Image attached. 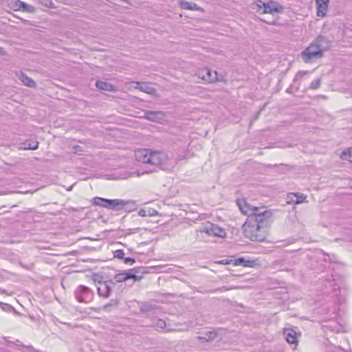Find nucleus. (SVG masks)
Masks as SVG:
<instances>
[{"label": "nucleus", "mask_w": 352, "mask_h": 352, "mask_svg": "<svg viewBox=\"0 0 352 352\" xmlns=\"http://www.w3.org/2000/svg\"><path fill=\"white\" fill-rule=\"evenodd\" d=\"M272 219V212L250 215L242 226L244 236L252 241H264Z\"/></svg>", "instance_id": "obj_1"}, {"label": "nucleus", "mask_w": 352, "mask_h": 352, "mask_svg": "<svg viewBox=\"0 0 352 352\" xmlns=\"http://www.w3.org/2000/svg\"><path fill=\"white\" fill-rule=\"evenodd\" d=\"M329 47L327 39L323 36H318L301 52V58L305 63H312L322 57L323 52Z\"/></svg>", "instance_id": "obj_2"}, {"label": "nucleus", "mask_w": 352, "mask_h": 352, "mask_svg": "<svg viewBox=\"0 0 352 352\" xmlns=\"http://www.w3.org/2000/svg\"><path fill=\"white\" fill-rule=\"evenodd\" d=\"M250 9L258 14H270L273 16L283 12V7L277 1L255 0L250 5Z\"/></svg>", "instance_id": "obj_3"}, {"label": "nucleus", "mask_w": 352, "mask_h": 352, "mask_svg": "<svg viewBox=\"0 0 352 352\" xmlns=\"http://www.w3.org/2000/svg\"><path fill=\"white\" fill-rule=\"evenodd\" d=\"M150 160L148 164L159 167L164 170H169L173 168V164L168 156L163 152L153 151L151 150Z\"/></svg>", "instance_id": "obj_4"}, {"label": "nucleus", "mask_w": 352, "mask_h": 352, "mask_svg": "<svg viewBox=\"0 0 352 352\" xmlns=\"http://www.w3.org/2000/svg\"><path fill=\"white\" fill-rule=\"evenodd\" d=\"M142 270H144L143 267H134L129 270L123 271L119 274H116L114 276V280L117 283H122L126 281L129 279H133L135 281L140 280L142 279V276L138 275V274L140 272L143 273L144 272Z\"/></svg>", "instance_id": "obj_5"}, {"label": "nucleus", "mask_w": 352, "mask_h": 352, "mask_svg": "<svg viewBox=\"0 0 352 352\" xmlns=\"http://www.w3.org/2000/svg\"><path fill=\"white\" fill-rule=\"evenodd\" d=\"M237 206L241 212L249 218L250 215H256L260 213H265L267 212H271L267 210L265 208H259L256 206H252L245 199L237 200Z\"/></svg>", "instance_id": "obj_6"}, {"label": "nucleus", "mask_w": 352, "mask_h": 352, "mask_svg": "<svg viewBox=\"0 0 352 352\" xmlns=\"http://www.w3.org/2000/svg\"><path fill=\"white\" fill-rule=\"evenodd\" d=\"M74 296L78 302L87 304L94 300V293L88 287L80 285L75 289Z\"/></svg>", "instance_id": "obj_7"}, {"label": "nucleus", "mask_w": 352, "mask_h": 352, "mask_svg": "<svg viewBox=\"0 0 352 352\" xmlns=\"http://www.w3.org/2000/svg\"><path fill=\"white\" fill-rule=\"evenodd\" d=\"M199 231L200 232H204L209 236L224 237L226 235L225 230L217 226V224L212 223L210 222H206L202 225Z\"/></svg>", "instance_id": "obj_8"}, {"label": "nucleus", "mask_w": 352, "mask_h": 352, "mask_svg": "<svg viewBox=\"0 0 352 352\" xmlns=\"http://www.w3.org/2000/svg\"><path fill=\"white\" fill-rule=\"evenodd\" d=\"M197 76L199 78L208 82H223V77H221V78H217V72L216 71L212 72L208 68H204L198 71Z\"/></svg>", "instance_id": "obj_9"}, {"label": "nucleus", "mask_w": 352, "mask_h": 352, "mask_svg": "<svg viewBox=\"0 0 352 352\" xmlns=\"http://www.w3.org/2000/svg\"><path fill=\"white\" fill-rule=\"evenodd\" d=\"M111 210H120L123 209L133 210L135 206V203L133 201L119 199H111Z\"/></svg>", "instance_id": "obj_10"}, {"label": "nucleus", "mask_w": 352, "mask_h": 352, "mask_svg": "<svg viewBox=\"0 0 352 352\" xmlns=\"http://www.w3.org/2000/svg\"><path fill=\"white\" fill-rule=\"evenodd\" d=\"M165 113L160 111H146L144 118L146 120L157 123H162L165 120Z\"/></svg>", "instance_id": "obj_11"}, {"label": "nucleus", "mask_w": 352, "mask_h": 352, "mask_svg": "<svg viewBox=\"0 0 352 352\" xmlns=\"http://www.w3.org/2000/svg\"><path fill=\"white\" fill-rule=\"evenodd\" d=\"M98 283L99 285L97 287L98 295L105 298L109 297L112 292L111 285H113V283L112 281H105L104 283L98 281Z\"/></svg>", "instance_id": "obj_12"}, {"label": "nucleus", "mask_w": 352, "mask_h": 352, "mask_svg": "<svg viewBox=\"0 0 352 352\" xmlns=\"http://www.w3.org/2000/svg\"><path fill=\"white\" fill-rule=\"evenodd\" d=\"M151 150L149 149H139L135 151V160L140 162L148 164L150 160Z\"/></svg>", "instance_id": "obj_13"}, {"label": "nucleus", "mask_w": 352, "mask_h": 352, "mask_svg": "<svg viewBox=\"0 0 352 352\" xmlns=\"http://www.w3.org/2000/svg\"><path fill=\"white\" fill-rule=\"evenodd\" d=\"M316 3L317 16L324 17L329 7V0H315Z\"/></svg>", "instance_id": "obj_14"}, {"label": "nucleus", "mask_w": 352, "mask_h": 352, "mask_svg": "<svg viewBox=\"0 0 352 352\" xmlns=\"http://www.w3.org/2000/svg\"><path fill=\"white\" fill-rule=\"evenodd\" d=\"M297 335L298 332L296 328L295 329H285L284 330V336L286 341L289 344L297 343Z\"/></svg>", "instance_id": "obj_15"}, {"label": "nucleus", "mask_w": 352, "mask_h": 352, "mask_svg": "<svg viewBox=\"0 0 352 352\" xmlns=\"http://www.w3.org/2000/svg\"><path fill=\"white\" fill-rule=\"evenodd\" d=\"M38 147V142L36 140H27L21 144L20 148L23 150H36Z\"/></svg>", "instance_id": "obj_16"}, {"label": "nucleus", "mask_w": 352, "mask_h": 352, "mask_svg": "<svg viewBox=\"0 0 352 352\" xmlns=\"http://www.w3.org/2000/svg\"><path fill=\"white\" fill-rule=\"evenodd\" d=\"M179 6L182 9L188 10H200L201 8L198 6L195 3L189 2L186 1H180Z\"/></svg>", "instance_id": "obj_17"}, {"label": "nucleus", "mask_w": 352, "mask_h": 352, "mask_svg": "<svg viewBox=\"0 0 352 352\" xmlns=\"http://www.w3.org/2000/svg\"><path fill=\"white\" fill-rule=\"evenodd\" d=\"M217 336V333L214 331H208L198 336L199 340H203L206 342H210L214 340Z\"/></svg>", "instance_id": "obj_18"}, {"label": "nucleus", "mask_w": 352, "mask_h": 352, "mask_svg": "<svg viewBox=\"0 0 352 352\" xmlns=\"http://www.w3.org/2000/svg\"><path fill=\"white\" fill-rule=\"evenodd\" d=\"M19 79L26 86L30 87H34L36 86V82L24 73H21L19 75Z\"/></svg>", "instance_id": "obj_19"}, {"label": "nucleus", "mask_w": 352, "mask_h": 352, "mask_svg": "<svg viewBox=\"0 0 352 352\" xmlns=\"http://www.w3.org/2000/svg\"><path fill=\"white\" fill-rule=\"evenodd\" d=\"M96 86L99 89L105 90V91H113L114 90L113 85L109 82H107L102 80H97L96 82Z\"/></svg>", "instance_id": "obj_20"}, {"label": "nucleus", "mask_w": 352, "mask_h": 352, "mask_svg": "<svg viewBox=\"0 0 352 352\" xmlns=\"http://www.w3.org/2000/svg\"><path fill=\"white\" fill-rule=\"evenodd\" d=\"M16 6H18L19 10H21L23 12H33L34 10V8L33 6H32L26 3H24L23 1H17L16 2Z\"/></svg>", "instance_id": "obj_21"}, {"label": "nucleus", "mask_w": 352, "mask_h": 352, "mask_svg": "<svg viewBox=\"0 0 352 352\" xmlns=\"http://www.w3.org/2000/svg\"><path fill=\"white\" fill-rule=\"evenodd\" d=\"M152 324L157 331L164 330L166 326L165 320L158 318L153 319Z\"/></svg>", "instance_id": "obj_22"}, {"label": "nucleus", "mask_w": 352, "mask_h": 352, "mask_svg": "<svg viewBox=\"0 0 352 352\" xmlns=\"http://www.w3.org/2000/svg\"><path fill=\"white\" fill-rule=\"evenodd\" d=\"M253 263H254L253 261H250V260H245L243 257L236 258L235 260V264L236 265H242L244 267H251V266H252Z\"/></svg>", "instance_id": "obj_23"}, {"label": "nucleus", "mask_w": 352, "mask_h": 352, "mask_svg": "<svg viewBox=\"0 0 352 352\" xmlns=\"http://www.w3.org/2000/svg\"><path fill=\"white\" fill-rule=\"evenodd\" d=\"M341 158L352 163V147L348 148L347 151H344L341 155Z\"/></svg>", "instance_id": "obj_24"}, {"label": "nucleus", "mask_w": 352, "mask_h": 352, "mask_svg": "<svg viewBox=\"0 0 352 352\" xmlns=\"http://www.w3.org/2000/svg\"><path fill=\"white\" fill-rule=\"evenodd\" d=\"M296 193L295 192H290L288 193L286 201L288 204H296Z\"/></svg>", "instance_id": "obj_25"}, {"label": "nucleus", "mask_w": 352, "mask_h": 352, "mask_svg": "<svg viewBox=\"0 0 352 352\" xmlns=\"http://www.w3.org/2000/svg\"><path fill=\"white\" fill-rule=\"evenodd\" d=\"M105 200H106V199H104V198L96 197L93 199V204L96 206L103 207V205H104L105 201H105Z\"/></svg>", "instance_id": "obj_26"}, {"label": "nucleus", "mask_w": 352, "mask_h": 352, "mask_svg": "<svg viewBox=\"0 0 352 352\" xmlns=\"http://www.w3.org/2000/svg\"><path fill=\"white\" fill-rule=\"evenodd\" d=\"M276 15L277 14H275L274 16L272 15L273 17L271 19L262 18L261 19V21L270 25H276L277 23V19H275L274 16Z\"/></svg>", "instance_id": "obj_27"}, {"label": "nucleus", "mask_w": 352, "mask_h": 352, "mask_svg": "<svg viewBox=\"0 0 352 352\" xmlns=\"http://www.w3.org/2000/svg\"><path fill=\"white\" fill-rule=\"evenodd\" d=\"M307 197L304 194L296 193V204H299L305 201Z\"/></svg>", "instance_id": "obj_28"}, {"label": "nucleus", "mask_w": 352, "mask_h": 352, "mask_svg": "<svg viewBox=\"0 0 352 352\" xmlns=\"http://www.w3.org/2000/svg\"><path fill=\"white\" fill-rule=\"evenodd\" d=\"M320 84H321L320 78H317L311 83L309 88L311 89H317L320 87Z\"/></svg>", "instance_id": "obj_29"}, {"label": "nucleus", "mask_w": 352, "mask_h": 352, "mask_svg": "<svg viewBox=\"0 0 352 352\" xmlns=\"http://www.w3.org/2000/svg\"><path fill=\"white\" fill-rule=\"evenodd\" d=\"M139 89L143 92L151 94L152 93L153 88L148 87L146 85H141L139 87Z\"/></svg>", "instance_id": "obj_30"}, {"label": "nucleus", "mask_w": 352, "mask_h": 352, "mask_svg": "<svg viewBox=\"0 0 352 352\" xmlns=\"http://www.w3.org/2000/svg\"><path fill=\"white\" fill-rule=\"evenodd\" d=\"M114 257L119 259L124 258V252L122 250H117L113 253Z\"/></svg>", "instance_id": "obj_31"}, {"label": "nucleus", "mask_w": 352, "mask_h": 352, "mask_svg": "<svg viewBox=\"0 0 352 352\" xmlns=\"http://www.w3.org/2000/svg\"><path fill=\"white\" fill-rule=\"evenodd\" d=\"M307 71H299L295 76L294 81L297 82L300 80L305 75L307 74Z\"/></svg>", "instance_id": "obj_32"}, {"label": "nucleus", "mask_w": 352, "mask_h": 352, "mask_svg": "<svg viewBox=\"0 0 352 352\" xmlns=\"http://www.w3.org/2000/svg\"><path fill=\"white\" fill-rule=\"evenodd\" d=\"M124 263L126 265H133L135 263V260L134 258H131V257H125L124 258Z\"/></svg>", "instance_id": "obj_33"}, {"label": "nucleus", "mask_w": 352, "mask_h": 352, "mask_svg": "<svg viewBox=\"0 0 352 352\" xmlns=\"http://www.w3.org/2000/svg\"><path fill=\"white\" fill-rule=\"evenodd\" d=\"M105 201V204L104 205H103V208H106L107 209H110L111 208V199H106V200L104 201Z\"/></svg>", "instance_id": "obj_34"}, {"label": "nucleus", "mask_w": 352, "mask_h": 352, "mask_svg": "<svg viewBox=\"0 0 352 352\" xmlns=\"http://www.w3.org/2000/svg\"><path fill=\"white\" fill-rule=\"evenodd\" d=\"M138 214L141 217H146L148 215H151V214H148L147 211L144 209H141L138 212Z\"/></svg>", "instance_id": "obj_35"}, {"label": "nucleus", "mask_w": 352, "mask_h": 352, "mask_svg": "<svg viewBox=\"0 0 352 352\" xmlns=\"http://www.w3.org/2000/svg\"><path fill=\"white\" fill-rule=\"evenodd\" d=\"M117 304H118V302L116 300H111L110 304H108V305H106L104 306V309L107 310L109 307H110L111 305H116Z\"/></svg>", "instance_id": "obj_36"}, {"label": "nucleus", "mask_w": 352, "mask_h": 352, "mask_svg": "<svg viewBox=\"0 0 352 352\" xmlns=\"http://www.w3.org/2000/svg\"><path fill=\"white\" fill-rule=\"evenodd\" d=\"M74 149L75 150V153L80 152L82 151V148L80 146L76 145L74 146Z\"/></svg>", "instance_id": "obj_37"}, {"label": "nucleus", "mask_w": 352, "mask_h": 352, "mask_svg": "<svg viewBox=\"0 0 352 352\" xmlns=\"http://www.w3.org/2000/svg\"><path fill=\"white\" fill-rule=\"evenodd\" d=\"M11 192H12L11 191H0V195H7V194H9Z\"/></svg>", "instance_id": "obj_38"}, {"label": "nucleus", "mask_w": 352, "mask_h": 352, "mask_svg": "<svg viewBox=\"0 0 352 352\" xmlns=\"http://www.w3.org/2000/svg\"><path fill=\"white\" fill-rule=\"evenodd\" d=\"M3 54V48L0 47V55Z\"/></svg>", "instance_id": "obj_39"}, {"label": "nucleus", "mask_w": 352, "mask_h": 352, "mask_svg": "<svg viewBox=\"0 0 352 352\" xmlns=\"http://www.w3.org/2000/svg\"><path fill=\"white\" fill-rule=\"evenodd\" d=\"M221 77H223V78H224V77H223L222 75H219V74H217V78H218V79H219V78H221Z\"/></svg>", "instance_id": "obj_40"}, {"label": "nucleus", "mask_w": 352, "mask_h": 352, "mask_svg": "<svg viewBox=\"0 0 352 352\" xmlns=\"http://www.w3.org/2000/svg\"><path fill=\"white\" fill-rule=\"evenodd\" d=\"M129 175H130V174H129V173H128V174H126L124 177H123L122 178L126 179V178H127L128 177H129Z\"/></svg>", "instance_id": "obj_41"}, {"label": "nucleus", "mask_w": 352, "mask_h": 352, "mask_svg": "<svg viewBox=\"0 0 352 352\" xmlns=\"http://www.w3.org/2000/svg\"><path fill=\"white\" fill-rule=\"evenodd\" d=\"M0 292L3 293V291L0 289Z\"/></svg>", "instance_id": "obj_42"}]
</instances>
